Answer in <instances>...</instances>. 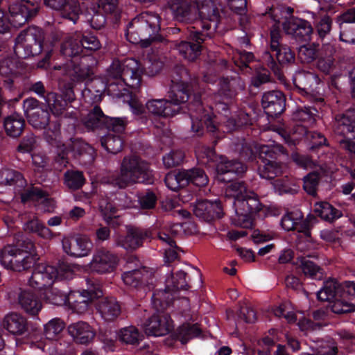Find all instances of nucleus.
<instances>
[{"label": "nucleus", "mask_w": 355, "mask_h": 355, "mask_svg": "<svg viewBox=\"0 0 355 355\" xmlns=\"http://www.w3.org/2000/svg\"><path fill=\"white\" fill-rule=\"evenodd\" d=\"M239 83L236 78H223L219 82L220 89L218 93L214 96V103L211 109H215L220 116L210 114L205 111L200 103L197 104V107L193 110L194 105H189V110H192L190 116L192 121L191 129L198 135H202L203 132V123L208 131L215 132L220 128L225 131L224 128L228 132L236 130L237 128L250 123V118L248 114L241 110L236 114L230 116V103L232 98L236 95V85Z\"/></svg>", "instance_id": "nucleus-1"}, {"label": "nucleus", "mask_w": 355, "mask_h": 355, "mask_svg": "<svg viewBox=\"0 0 355 355\" xmlns=\"http://www.w3.org/2000/svg\"><path fill=\"white\" fill-rule=\"evenodd\" d=\"M39 257L35 252L34 243L21 236L15 238L12 244H8L0 252L1 265L8 270L22 272L33 268Z\"/></svg>", "instance_id": "nucleus-2"}, {"label": "nucleus", "mask_w": 355, "mask_h": 355, "mask_svg": "<svg viewBox=\"0 0 355 355\" xmlns=\"http://www.w3.org/2000/svg\"><path fill=\"white\" fill-rule=\"evenodd\" d=\"M143 69L138 60L128 58L123 62L114 60L107 71V82L102 83L99 79L92 80V86L97 93L104 92L107 86L124 83L128 87L137 89L141 85Z\"/></svg>", "instance_id": "nucleus-3"}, {"label": "nucleus", "mask_w": 355, "mask_h": 355, "mask_svg": "<svg viewBox=\"0 0 355 355\" xmlns=\"http://www.w3.org/2000/svg\"><path fill=\"white\" fill-rule=\"evenodd\" d=\"M189 277L182 270L171 272L165 282V288L157 289L152 296V304L157 310H163L172 304L176 306L181 304L183 308L180 312L186 311L189 306V300L187 297L177 298L176 294L180 291H187L190 288Z\"/></svg>", "instance_id": "nucleus-4"}, {"label": "nucleus", "mask_w": 355, "mask_h": 355, "mask_svg": "<svg viewBox=\"0 0 355 355\" xmlns=\"http://www.w3.org/2000/svg\"><path fill=\"white\" fill-rule=\"evenodd\" d=\"M44 33L40 28L32 27L21 32L16 39L15 52L20 58L40 54L44 48V58L38 62L37 67H46L51 56L52 49L46 43L43 46Z\"/></svg>", "instance_id": "nucleus-5"}, {"label": "nucleus", "mask_w": 355, "mask_h": 355, "mask_svg": "<svg viewBox=\"0 0 355 355\" xmlns=\"http://www.w3.org/2000/svg\"><path fill=\"white\" fill-rule=\"evenodd\" d=\"M153 181L154 175L148 164L135 155L123 158L120 173L114 180L120 188L132 183L152 184Z\"/></svg>", "instance_id": "nucleus-6"}, {"label": "nucleus", "mask_w": 355, "mask_h": 355, "mask_svg": "<svg viewBox=\"0 0 355 355\" xmlns=\"http://www.w3.org/2000/svg\"><path fill=\"white\" fill-rule=\"evenodd\" d=\"M74 275L73 265L64 261H59L57 268L39 264L34 268L28 284L33 288L42 290L51 286L56 280H71Z\"/></svg>", "instance_id": "nucleus-7"}, {"label": "nucleus", "mask_w": 355, "mask_h": 355, "mask_svg": "<svg viewBox=\"0 0 355 355\" xmlns=\"http://www.w3.org/2000/svg\"><path fill=\"white\" fill-rule=\"evenodd\" d=\"M49 113L44 108L37 109L36 112L28 116L29 123L36 129H44V136L49 143L57 147V161L66 166L68 163L67 155L68 149L60 140V125L57 123L49 124Z\"/></svg>", "instance_id": "nucleus-8"}, {"label": "nucleus", "mask_w": 355, "mask_h": 355, "mask_svg": "<svg viewBox=\"0 0 355 355\" xmlns=\"http://www.w3.org/2000/svg\"><path fill=\"white\" fill-rule=\"evenodd\" d=\"M159 30V17L148 12H143L129 24L126 37L133 44H138L145 40H154Z\"/></svg>", "instance_id": "nucleus-9"}, {"label": "nucleus", "mask_w": 355, "mask_h": 355, "mask_svg": "<svg viewBox=\"0 0 355 355\" xmlns=\"http://www.w3.org/2000/svg\"><path fill=\"white\" fill-rule=\"evenodd\" d=\"M87 288L82 291L70 290L68 293V306L78 314L85 313L91 307L93 302L104 295L103 285L94 278L86 280Z\"/></svg>", "instance_id": "nucleus-10"}, {"label": "nucleus", "mask_w": 355, "mask_h": 355, "mask_svg": "<svg viewBox=\"0 0 355 355\" xmlns=\"http://www.w3.org/2000/svg\"><path fill=\"white\" fill-rule=\"evenodd\" d=\"M38 4L34 0H14L9 5L10 19L6 17L0 10V33L7 32L10 26L18 28L35 15L38 10Z\"/></svg>", "instance_id": "nucleus-11"}, {"label": "nucleus", "mask_w": 355, "mask_h": 355, "mask_svg": "<svg viewBox=\"0 0 355 355\" xmlns=\"http://www.w3.org/2000/svg\"><path fill=\"white\" fill-rule=\"evenodd\" d=\"M15 184V193L20 196L21 200H49V193L40 186L28 184L22 175L10 169L0 171V184L7 185Z\"/></svg>", "instance_id": "nucleus-12"}, {"label": "nucleus", "mask_w": 355, "mask_h": 355, "mask_svg": "<svg viewBox=\"0 0 355 355\" xmlns=\"http://www.w3.org/2000/svg\"><path fill=\"white\" fill-rule=\"evenodd\" d=\"M257 203L255 207L250 205L249 201H233V207L235 209L237 218H234V224L243 227H249L252 225V216L261 211L265 213L266 216H277L281 214V209L274 205L266 207L261 202Z\"/></svg>", "instance_id": "nucleus-13"}, {"label": "nucleus", "mask_w": 355, "mask_h": 355, "mask_svg": "<svg viewBox=\"0 0 355 355\" xmlns=\"http://www.w3.org/2000/svg\"><path fill=\"white\" fill-rule=\"evenodd\" d=\"M284 154V148L277 144L263 145L259 148V157L263 163V167L259 168V174L262 178L272 179L282 173V166L275 159Z\"/></svg>", "instance_id": "nucleus-14"}, {"label": "nucleus", "mask_w": 355, "mask_h": 355, "mask_svg": "<svg viewBox=\"0 0 355 355\" xmlns=\"http://www.w3.org/2000/svg\"><path fill=\"white\" fill-rule=\"evenodd\" d=\"M189 182L198 187H203L207 184L208 178L205 172L200 168L171 172L165 177L166 185L172 191H177L178 189L187 186Z\"/></svg>", "instance_id": "nucleus-15"}, {"label": "nucleus", "mask_w": 355, "mask_h": 355, "mask_svg": "<svg viewBox=\"0 0 355 355\" xmlns=\"http://www.w3.org/2000/svg\"><path fill=\"white\" fill-rule=\"evenodd\" d=\"M156 313L144 323V331L148 336H162L170 333L174 328L170 311L176 306L171 304L163 310H157L153 305Z\"/></svg>", "instance_id": "nucleus-16"}, {"label": "nucleus", "mask_w": 355, "mask_h": 355, "mask_svg": "<svg viewBox=\"0 0 355 355\" xmlns=\"http://www.w3.org/2000/svg\"><path fill=\"white\" fill-rule=\"evenodd\" d=\"M101 44L96 37L92 35L81 36L80 33L69 36L61 46V53L66 57L76 58L84 49L95 51Z\"/></svg>", "instance_id": "nucleus-17"}, {"label": "nucleus", "mask_w": 355, "mask_h": 355, "mask_svg": "<svg viewBox=\"0 0 355 355\" xmlns=\"http://www.w3.org/2000/svg\"><path fill=\"white\" fill-rule=\"evenodd\" d=\"M316 295L318 300H329L336 296L345 300L355 298V282L345 281L339 283L334 279H329L324 282Z\"/></svg>", "instance_id": "nucleus-18"}, {"label": "nucleus", "mask_w": 355, "mask_h": 355, "mask_svg": "<svg viewBox=\"0 0 355 355\" xmlns=\"http://www.w3.org/2000/svg\"><path fill=\"white\" fill-rule=\"evenodd\" d=\"M85 125L89 129L105 125L107 129L120 132L125 130V118H110L105 116L99 107H94L83 119Z\"/></svg>", "instance_id": "nucleus-19"}, {"label": "nucleus", "mask_w": 355, "mask_h": 355, "mask_svg": "<svg viewBox=\"0 0 355 355\" xmlns=\"http://www.w3.org/2000/svg\"><path fill=\"white\" fill-rule=\"evenodd\" d=\"M118 261L119 259L115 254L105 248H101L94 252L88 267L92 272L110 273L116 268Z\"/></svg>", "instance_id": "nucleus-20"}, {"label": "nucleus", "mask_w": 355, "mask_h": 355, "mask_svg": "<svg viewBox=\"0 0 355 355\" xmlns=\"http://www.w3.org/2000/svg\"><path fill=\"white\" fill-rule=\"evenodd\" d=\"M62 245L64 252L73 257H83L88 255L93 246L89 239L81 234L64 237Z\"/></svg>", "instance_id": "nucleus-21"}, {"label": "nucleus", "mask_w": 355, "mask_h": 355, "mask_svg": "<svg viewBox=\"0 0 355 355\" xmlns=\"http://www.w3.org/2000/svg\"><path fill=\"white\" fill-rule=\"evenodd\" d=\"M74 100V93L71 87L63 92L59 96L55 93H49L46 97V101L52 113L56 116L70 117L72 112L68 111L67 103Z\"/></svg>", "instance_id": "nucleus-22"}, {"label": "nucleus", "mask_w": 355, "mask_h": 355, "mask_svg": "<svg viewBox=\"0 0 355 355\" xmlns=\"http://www.w3.org/2000/svg\"><path fill=\"white\" fill-rule=\"evenodd\" d=\"M192 207L195 216L207 222L220 219L224 215L223 201H196Z\"/></svg>", "instance_id": "nucleus-23"}, {"label": "nucleus", "mask_w": 355, "mask_h": 355, "mask_svg": "<svg viewBox=\"0 0 355 355\" xmlns=\"http://www.w3.org/2000/svg\"><path fill=\"white\" fill-rule=\"evenodd\" d=\"M280 40L279 22L275 21L270 31V49L275 52V56L280 64L290 63L294 60V54L288 46L281 44Z\"/></svg>", "instance_id": "nucleus-24"}, {"label": "nucleus", "mask_w": 355, "mask_h": 355, "mask_svg": "<svg viewBox=\"0 0 355 355\" xmlns=\"http://www.w3.org/2000/svg\"><path fill=\"white\" fill-rule=\"evenodd\" d=\"M150 236V232L146 230L130 227L128 228L125 236L119 237L116 244L127 250L132 251L142 246L144 241Z\"/></svg>", "instance_id": "nucleus-25"}, {"label": "nucleus", "mask_w": 355, "mask_h": 355, "mask_svg": "<svg viewBox=\"0 0 355 355\" xmlns=\"http://www.w3.org/2000/svg\"><path fill=\"white\" fill-rule=\"evenodd\" d=\"M205 34L198 31H191L189 38L196 44L182 41L177 45V49L184 59L189 61L195 60L200 53V44L205 40Z\"/></svg>", "instance_id": "nucleus-26"}, {"label": "nucleus", "mask_w": 355, "mask_h": 355, "mask_svg": "<svg viewBox=\"0 0 355 355\" xmlns=\"http://www.w3.org/2000/svg\"><path fill=\"white\" fill-rule=\"evenodd\" d=\"M196 6L193 9L196 11V16L191 19L182 20V21H191L198 17L202 21L216 22L219 17V10L214 0H196Z\"/></svg>", "instance_id": "nucleus-27"}, {"label": "nucleus", "mask_w": 355, "mask_h": 355, "mask_svg": "<svg viewBox=\"0 0 355 355\" xmlns=\"http://www.w3.org/2000/svg\"><path fill=\"white\" fill-rule=\"evenodd\" d=\"M285 32L298 40H307L312 33L311 24L306 20L290 18L283 24Z\"/></svg>", "instance_id": "nucleus-28"}, {"label": "nucleus", "mask_w": 355, "mask_h": 355, "mask_svg": "<svg viewBox=\"0 0 355 355\" xmlns=\"http://www.w3.org/2000/svg\"><path fill=\"white\" fill-rule=\"evenodd\" d=\"M96 308L101 317L108 322L116 320L121 314V306L113 297L103 298L96 304Z\"/></svg>", "instance_id": "nucleus-29"}, {"label": "nucleus", "mask_w": 355, "mask_h": 355, "mask_svg": "<svg viewBox=\"0 0 355 355\" xmlns=\"http://www.w3.org/2000/svg\"><path fill=\"white\" fill-rule=\"evenodd\" d=\"M334 131L348 138H355V110H348L335 117Z\"/></svg>", "instance_id": "nucleus-30"}, {"label": "nucleus", "mask_w": 355, "mask_h": 355, "mask_svg": "<svg viewBox=\"0 0 355 355\" xmlns=\"http://www.w3.org/2000/svg\"><path fill=\"white\" fill-rule=\"evenodd\" d=\"M69 334L78 344L87 345L94 339L96 334L93 328L86 322L79 321L67 327Z\"/></svg>", "instance_id": "nucleus-31"}, {"label": "nucleus", "mask_w": 355, "mask_h": 355, "mask_svg": "<svg viewBox=\"0 0 355 355\" xmlns=\"http://www.w3.org/2000/svg\"><path fill=\"white\" fill-rule=\"evenodd\" d=\"M262 106L265 112L270 116L281 114L285 107V98L279 91H271L264 93L262 97Z\"/></svg>", "instance_id": "nucleus-32"}, {"label": "nucleus", "mask_w": 355, "mask_h": 355, "mask_svg": "<svg viewBox=\"0 0 355 355\" xmlns=\"http://www.w3.org/2000/svg\"><path fill=\"white\" fill-rule=\"evenodd\" d=\"M44 3L52 9L61 10L62 17L73 23L78 18L80 6L75 0H44Z\"/></svg>", "instance_id": "nucleus-33"}, {"label": "nucleus", "mask_w": 355, "mask_h": 355, "mask_svg": "<svg viewBox=\"0 0 355 355\" xmlns=\"http://www.w3.org/2000/svg\"><path fill=\"white\" fill-rule=\"evenodd\" d=\"M18 302L26 313L33 316L37 315L42 306L40 299L31 290H21Z\"/></svg>", "instance_id": "nucleus-34"}, {"label": "nucleus", "mask_w": 355, "mask_h": 355, "mask_svg": "<svg viewBox=\"0 0 355 355\" xmlns=\"http://www.w3.org/2000/svg\"><path fill=\"white\" fill-rule=\"evenodd\" d=\"M223 196L232 200H257L258 196L252 190L248 189L243 182H235L227 185Z\"/></svg>", "instance_id": "nucleus-35"}, {"label": "nucleus", "mask_w": 355, "mask_h": 355, "mask_svg": "<svg viewBox=\"0 0 355 355\" xmlns=\"http://www.w3.org/2000/svg\"><path fill=\"white\" fill-rule=\"evenodd\" d=\"M3 327L13 335L21 336L28 331L26 319L17 313H11L5 316L3 320Z\"/></svg>", "instance_id": "nucleus-36"}, {"label": "nucleus", "mask_w": 355, "mask_h": 355, "mask_svg": "<svg viewBox=\"0 0 355 355\" xmlns=\"http://www.w3.org/2000/svg\"><path fill=\"white\" fill-rule=\"evenodd\" d=\"M87 59L86 57L83 58L79 64H76V60H71L66 64V75L69 76L72 81H83L90 76L92 72L86 64Z\"/></svg>", "instance_id": "nucleus-37"}, {"label": "nucleus", "mask_w": 355, "mask_h": 355, "mask_svg": "<svg viewBox=\"0 0 355 355\" xmlns=\"http://www.w3.org/2000/svg\"><path fill=\"white\" fill-rule=\"evenodd\" d=\"M146 108L154 115L162 116H173L176 114L180 107L173 106L172 103L165 99H155L146 103Z\"/></svg>", "instance_id": "nucleus-38"}, {"label": "nucleus", "mask_w": 355, "mask_h": 355, "mask_svg": "<svg viewBox=\"0 0 355 355\" xmlns=\"http://www.w3.org/2000/svg\"><path fill=\"white\" fill-rule=\"evenodd\" d=\"M295 85L306 93H313L317 89L320 80L317 75L308 71H298L293 77Z\"/></svg>", "instance_id": "nucleus-39"}, {"label": "nucleus", "mask_w": 355, "mask_h": 355, "mask_svg": "<svg viewBox=\"0 0 355 355\" xmlns=\"http://www.w3.org/2000/svg\"><path fill=\"white\" fill-rule=\"evenodd\" d=\"M246 170V167L240 162L229 161L226 157L220 156L216 164V171L218 172V180L221 182H225L226 180L223 175L227 173L241 174Z\"/></svg>", "instance_id": "nucleus-40"}, {"label": "nucleus", "mask_w": 355, "mask_h": 355, "mask_svg": "<svg viewBox=\"0 0 355 355\" xmlns=\"http://www.w3.org/2000/svg\"><path fill=\"white\" fill-rule=\"evenodd\" d=\"M24 229L28 233L37 234L44 239H51L56 236L36 216H29L24 222Z\"/></svg>", "instance_id": "nucleus-41"}, {"label": "nucleus", "mask_w": 355, "mask_h": 355, "mask_svg": "<svg viewBox=\"0 0 355 355\" xmlns=\"http://www.w3.org/2000/svg\"><path fill=\"white\" fill-rule=\"evenodd\" d=\"M148 272L145 268L135 269L124 272L122 274V279L127 286L135 288L146 286L149 282L147 280Z\"/></svg>", "instance_id": "nucleus-42"}, {"label": "nucleus", "mask_w": 355, "mask_h": 355, "mask_svg": "<svg viewBox=\"0 0 355 355\" xmlns=\"http://www.w3.org/2000/svg\"><path fill=\"white\" fill-rule=\"evenodd\" d=\"M313 211L315 218L319 217L329 223H333L343 216L341 211L334 208L329 201H315Z\"/></svg>", "instance_id": "nucleus-43"}, {"label": "nucleus", "mask_w": 355, "mask_h": 355, "mask_svg": "<svg viewBox=\"0 0 355 355\" xmlns=\"http://www.w3.org/2000/svg\"><path fill=\"white\" fill-rule=\"evenodd\" d=\"M173 85L171 94L169 95L170 100L173 106L180 107L181 103H184L189 99L188 85L182 80L179 82L178 79L173 78L172 80Z\"/></svg>", "instance_id": "nucleus-44"}, {"label": "nucleus", "mask_w": 355, "mask_h": 355, "mask_svg": "<svg viewBox=\"0 0 355 355\" xmlns=\"http://www.w3.org/2000/svg\"><path fill=\"white\" fill-rule=\"evenodd\" d=\"M192 0H173L171 9L178 20L191 19L196 16V11L192 8Z\"/></svg>", "instance_id": "nucleus-45"}, {"label": "nucleus", "mask_w": 355, "mask_h": 355, "mask_svg": "<svg viewBox=\"0 0 355 355\" xmlns=\"http://www.w3.org/2000/svg\"><path fill=\"white\" fill-rule=\"evenodd\" d=\"M143 72L145 71L148 76H153L158 73L163 67V61L158 55L157 52L153 50H148L146 57L144 60V63L140 64Z\"/></svg>", "instance_id": "nucleus-46"}, {"label": "nucleus", "mask_w": 355, "mask_h": 355, "mask_svg": "<svg viewBox=\"0 0 355 355\" xmlns=\"http://www.w3.org/2000/svg\"><path fill=\"white\" fill-rule=\"evenodd\" d=\"M201 334L202 330L197 323H184L175 331V337L182 344H186L190 340L200 336Z\"/></svg>", "instance_id": "nucleus-47"}, {"label": "nucleus", "mask_w": 355, "mask_h": 355, "mask_svg": "<svg viewBox=\"0 0 355 355\" xmlns=\"http://www.w3.org/2000/svg\"><path fill=\"white\" fill-rule=\"evenodd\" d=\"M108 133L101 139V144L110 153L116 154L120 152L123 147V140L119 134L122 133L107 129Z\"/></svg>", "instance_id": "nucleus-48"}, {"label": "nucleus", "mask_w": 355, "mask_h": 355, "mask_svg": "<svg viewBox=\"0 0 355 355\" xmlns=\"http://www.w3.org/2000/svg\"><path fill=\"white\" fill-rule=\"evenodd\" d=\"M117 335L121 342L132 345H139L144 338L142 332L135 326L121 328Z\"/></svg>", "instance_id": "nucleus-49"}, {"label": "nucleus", "mask_w": 355, "mask_h": 355, "mask_svg": "<svg viewBox=\"0 0 355 355\" xmlns=\"http://www.w3.org/2000/svg\"><path fill=\"white\" fill-rule=\"evenodd\" d=\"M114 201H100L99 207L104 220L109 225L118 227L121 224L119 216H116L117 209Z\"/></svg>", "instance_id": "nucleus-50"}, {"label": "nucleus", "mask_w": 355, "mask_h": 355, "mask_svg": "<svg viewBox=\"0 0 355 355\" xmlns=\"http://www.w3.org/2000/svg\"><path fill=\"white\" fill-rule=\"evenodd\" d=\"M24 125V119L18 114L8 116L4 121V128L8 135L17 137L21 135Z\"/></svg>", "instance_id": "nucleus-51"}, {"label": "nucleus", "mask_w": 355, "mask_h": 355, "mask_svg": "<svg viewBox=\"0 0 355 355\" xmlns=\"http://www.w3.org/2000/svg\"><path fill=\"white\" fill-rule=\"evenodd\" d=\"M321 302H329L330 310L338 315L351 313L355 311V306L349 303L344 298L336 296L329 300H320Z\"/></svg>", "instance_id": "nucleus-52"}, {"label": "nucleus", "mask_w": 355, "mask_h": 355, "mask_svg": "<svg viewBox=\"0 0 355 355\" xmlns=\"http://www.w3.org/2000/svg\"><path fill=\"white\" fill-rule=\"evenodd\" d=\"M65 328V323L59 318H55L50 320L44 326V334L46 339H56Z\"/></svg>", "instance_id": "nucleus-53"}, {"label": "nucleus", "mask_w": 355, "mask_h": 355, "mask_svg": "<svg viewBox=\"0 0 355 355\" xmlns=\"http://www.w3.org/2000/svg\"><path fill=\"white\" fill-rule=\"evenodd\" d=\"M46 301L55 306L68 304V294L57 288L52 287L45 293Z\"/></svg>", "instance_id": "nucleus-54"}, {"label": "nucleus", "mask_w": 355, "mask_h": 355, "mask_svg": "<svg viewBox=\"0 0 355 355\" xmlns=\"http://www.w3.org/2000/svg\"><path fill=\"white\" fill-rule=\"evenodd\" d=\"M304 215L300 210L287 211L282 218L280 225L285 231H294L297 220L302 219Z\"/></svg>", "instance_id": "nucleus-55"}, {"label": "nucleus", "mask_w": 355, "mask_h": 355, "mask_svg": "<svg viewBox=\"0 0 355 355\" xmlns=\"http://www.w3.org/2000/svg\"><path fill=\"white\" fill-rule=\"evenodd\" d=\"M297 264L306 276H309L311 278H317L318 273H319L321 270L314 262L304 257H299L297 258Z\"/></svg>", "instance_id": "nucleus-56"}, {"label": "nucleus", "mask_w": 355, "mask_h": 355, "mask_svg": "<svg viewBox=\"0 0 355 355\" xmlns=\"http://www.w3.org/2000/svg\"><path fill=\"white\" fill-rule=\"evenodd\" d=\"M85 178L82 172L77 171H69L64 175V183L66 186L72 189H78L85 183Z\"/></svg>", "instance_id": "nucleus-57"}, {"label": "nucleus", "mask_w": 355, "mask_h": 355, "mask_svg": "<svg viewBox=\"0 0 355 355\" xmlns=\"http://www.w3.org/2000/svg\"><path fill=\"white\" fill-rule=\"evenodd\" d=\"M92 3L96 4V7L103 13L113 15L117 17L120 13L118 6V0H92Z\"/></svg>", "instance_id": "nucleus-58"}, {"label": "nucleus", "mask_w": 355, "mask_h": 355, "mask_svg": "<svg viewBox=\"0 0 355 355\" xmlns=\"http://www.w3.org/2000/svg\"><path fill=\"white\" fill-rule=\"evenodd\" d=\"M318 46L314 44L302 45L299 48L298 56L304 62H310L317 56Z\"/></svg>", "instance_id": "nucleus-59"}, {"label": "nucleus", "mask_w": 355, "mask_h": 355, "mask_svg": "<svg viewBox=\"0 0 355 355\" xmlns=\"http://www.w3.org/2000/svg\"><path fill=\"white\" fill-rule=\"evenodd\" d=\"M317 114L316 109L313 107H306L298 110L294 115L295 119L306 123L308 125H311L315 121V116Z\"/></svg>", "instance_id": "nucleus-60"}, {"label": "nucleus", "mask_w": 355, "mask_h": 355, "mask_svg": "<svg viewBox=\"0 0 355 355\" xmlns=\"http://www.w3.org/2000/svg\"><path fill=\"white\" fill-rule=\"evenodd\" d=\"M92 13L89 12L87 14V20L90 23L91 26L94 29H100L103 27L105 22V17L102 13H100V10L96 6L90 8Z\"/></svg>", "instance_id": "nucleus-61"}, {"label": "nucleus", "mask_w": 355, "mask_h": 355, "mask_svg": "<svg viewBox=\"0 0 355 355\" xmlns=\"http://www.w3.org/2000/svg\"><path fill=\"white\" fill-rule=\"evenodd\" d=\"M317 219L313 215H308L306 219H300L296 222L294 231L303 234L305 236H311V228Z\"/></svg>", "instance_id": "nucleus-62"}, {"label": "nucleus", "mask_w": 355, "mask_h": 355, "mask_svg": "<svg viewBox=\"0 0 355 355\" xmlns=\"http://www.w3.org/2000/svg\"><path fill=\"white\" fill-rule=\"evenodd\" d=\"M184 157V154L182 150H172L163 157V164L166 168L175 167L182 162Z\"/></svg>", "instance_id": "nucleus-63"}, {"label": "nucleus", "mask_w": 355, "mask_h": 355, "mask_svg": "<svg viewBox=\"0 0 355 355\" xmlns=\"http://www.w3.org/2000/svg\"><path fill=\"white\" fill-rule=\"evenodd\" d=\"M320 176L317 173H311L304 178V189L310 196L315 197Z\"/></svg>", "instance_id": "nucleus-64"}]
</instances>
